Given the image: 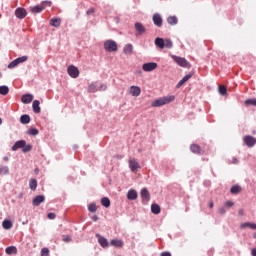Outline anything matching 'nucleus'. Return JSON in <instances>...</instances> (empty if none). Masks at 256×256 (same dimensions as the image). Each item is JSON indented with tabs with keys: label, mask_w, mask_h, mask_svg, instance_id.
Returning a JSON list of instances; mask_svg holds the SVG:
<instances>
[{
	"label": "nucleus",
	"mask_w": 256,
	"mask_h": 256,
	"mask_svg": "<svg viewBox=\"0 0 256 256\" xmlns=\"http://www.w3.org/2000/svg\"><path fill=\"white\" fill-rule=\"evenodd\" d=\"M173 101H175V95L164 96L157 100H154L151 103V106L152 107H163V105H169V103H173Z\"/></svg>",
	"instance_id": "f257e3e1"
},
{
	"label": "nucleus",
	"mask_w": 256,
	"mask_h": 256,
	"mask_svg": "<svg viewBox=\"0 0 256 256\" xmlns=\"http://www.w3.org/2000/svg\"><path fill=\"white\" fill-rule=\"evenodd\" d=\"M45 7H51V2L43 1L42 3H40L36 6H31L29 9L35 15L37 13H41L45 9Z\"/></svg>",
	"instance_id": "f03ea898"
},
{
	"label": "nucleus",
	"mask_w": 256,
	"mask_h": 256,
	"mask_svg": "<svg viewBox=\"0 0 256 256\" xmlns=\"http://www.w3.org/2000/svg\"><path fill=\"white\" fill-rule=\"evenodd\" d=\"M171 58L173 59V61H175L177 63V65H179L180 67H185V68H189L191 67V64L187 61V59L183 58V57H179L176 55H172Z\"/></svg>",
	"instance_id": "7ed1b4c3"
},
{
	"label": "nucleus",
	"mask_w": 256,
	"mask_h": 256,
	"mask_svg": "<svg viewBox=\"0 0 256 256\" xmlns=\"http://www.w3.org/2000/svg\"><path fill=\"white\" fill-rule=\"evenodd\" d=\"M104 49L106 51H109V53L117 51V42L113 40H107L106 42H104Z\"/></svg>",
	"instance_id": "20e7f679"
},
{
	"label": "nucleus",
	"mask_w": 256,
	"mask_h": 256,
	"mask_svg": "<svg viewBox=\"0 0 256 256\" xmlns=\"http://www.w3.org/2000/svg\"><path fill=\"white\" fill-rule=\"evenodd\" d=\"M67 72L72 79H77V77H79V68L75 67L74 65L68 66Z\"/></svg>",
	"instance_id": "39448f33"
},
{
	"label": "nucleus",
	"mask_w": 256,
	"mask_h": 256,
	"mask_svg": "<svg viewBox=\"0 0 256 256\" xmlns=\"http://www.w3.org/2000/svg\"><path fill=\"white\" fill-rule=\"evenodd\" d=\"M243 141L247 147H255L256 145V138L250 135L244 136Z\"/></svg>",
	"instance_id": "423d86ee"
},
{
	"label": "nucleus",
	"mask_w": 256,
	"mask_h": 256,
	"mask_svg": "<svg viewBox=\"0 0 256 256\" xmlns=\"http://www.w3.org/2000/svg\"><path fill=\"white\" fill-rule=\"evenodd\" d=\"M142 69L143 71H146V72L155 71V69H157V63L155 62L145 63L143 64Z\"/></svg>",
	"instance_id": "0eeeda50"
},
{
	"label": "nucleus",
	"mask_w": 256,
	"mask_h": 256,
	"mask_svg": "<svg viewBox=\"0 0 256 256\" xmlns=\"http://www.w3.org/2000/svg\"><path fill=\"white\" fill-rule=\"evenodd\" d=\"M131 171L135 172L137 169H141V165L137 162V159L131 158L128 161Z\"/></svg>",
	"instance_id": "6e6552de"
},
{
	"label": "nucleus",
	"mask_w": 256,
	"mask_h": 256,
	"mask_svg": "<svg viewBox=\"0 0 256 256\" xmlns=\"http://www.w3.org/2000/svg\"><path fill=\"white\" fill-rule=\"evenodd\" d=\"M17 19H25L27 17V10L23 7H19L15 10Z\"/></svg>",
	"instance_id": "1a4fd4ad"
},
{
	"label": "nucleus",
	"mask_w": 256,
	"mask_h": 256,
	"mask_svg": "<svg viewBox=\"0 0 256 256\" xmlns=\"http://www.w3.org/2000/svg\"><path fill=\"white\" fill-rule=\"evenodd\" d=\"M152 20L156 27H163V18H161L160 14H154Z\"/></svg>",
	"instance_id": "9d476101"
},
{
	"label": "nucleus",
	"mask_w": 256,
	"mask_h": 256,
	"mask_svg": "<svg viewBox=\"0 0 256 256\" xmlns=\"http://www.w3.org/2000/svg\"><path fill=\"white\" fill-rule=\"evenodd\" d=\"M129 93L132 97H139V95H141V88L139 86H131Z\"/></svg>",
	"instance_id": "9b49d317"
},
{
	"label": "nucleus",
	"mask_w": 256,
	"mask_h": 256,
	"mask_svg": "<svg viewBox=\"0 0 256 256\" xmlns=\"http://www.w3.org/2000/svg\"><path fill=\"white\" fill-rule=\"evenodd\" d=\"M190 151L192 153H195L196 155H203V150L201 149V146H199L198 144H192L190 146Z\"/></svg>",
	"instance_id": "f8f14e48"
},
{
	"label": "nucleus",
	"mask_w": 256,
	"mask_h": 256,
	"mask_svg": "<svg viewBox=\"0 0 256 256\" xmlns=\"http://www.w3.org/2000/svg\"><path fill=\"white\" fill-rule=\"evenodd\" d=\"M43 201H45V196L38 195L33 199L32 205H34V207H39Z\"/></svg>",
	"instance_id": "ddd939ff"
},
{
	"label": "nucleus",
	"mask_w": 256,
	"mask_h": 256,
	"mask_svg": "<svg viewBox=\"0 0 256 256\" xmlns=\"http://www.w3.org/2000/svg\"><path fill=\"white\" fill-rule=\"evenodd\" d=\"M141 197L144 203H147L151 199V194H149V190H147L146 188H143L141 190Z\"/></svg>",
	"instance_id": "4468645a"
},
{
	"label": "nucleus",
	"mask_w": 256,
	"mask_h": 256,
	"mask_svg": "<svg viewBox=\"0 0 256 256\" xmlns=\"http://www.w3.org/2000/svg\"><path fill=\"white\" fill-rule=\"evenodd\" d=\"M26 144H27V142H25V140H19V141L15 142V144L12 146V151H17L18 149H23V147H25Z\"/></svg>",
	"instance_id": "2eb2a0df"
},
{
	"label": "nucleus",
	"mask_w": 256,
	"mask_h": 256,
	"mask_svg": "<svg viewBox=\"0 0 256 256\" xmlns=\"http://www.w3.org/2000/svg\"><path fill=\"white\" fill-rule=\"evenodd\" d=\"M193 77V74L189 73L185 75L177 84V88L182 87V85H185L187 81H189Z\"/></svg>",
	"instance_id": "dca6fc26"
},
{
	"label": "nucleus",
	"mask_w": 256,
	"mask_h": 256,
	"mask_svg": "<svg viewBox=\"0 0 256 256\" xmlns=\"http://www.w3.org/2000/svg\"><path fill=\"white\" fill-rule=\"evenodd\" d=\"M135 29L137 31V35H143L146 31L145 26L139 22L135 23Z\"/></svg>",
	"instance_id": "f3484780"
},
{
	"label": "nucleus",
	"mask_w": 256,
	"mask_h": 256,
	"mask_svg": "<svg viewBox=\"0 0 256 256\" xmlns=\"http://www.w3.org/2000/svg\"><path fill=\"white\" fill-rule=\"evenodd\" d=\"M98 237V242L101 245V247H109V242L107 241V238L101 236V235H96Z\"/></svg>",
	"instance_id": "a211bd4d"
},
{
	"label": "nucleus",
	"mask_w": 256,
	"mask_h": 256,
	"mask_svg": "<svg viewBox=\"0 0 256 256\" xmlns=\"http://www.w3.org/2000/svg\"><path fill=\"white\" fill-rule=\"evenodd\" d=\"M20 123H22V125H27L31 123V117L27 114L22 115L20 117Z\"/></svg>",
	"instance_id": "6ab92c4d"
},
{
	"label": "nucleus",
	"mask_w": 256,
	"mask_h": 256,
	"mask_svg": "<svg viewBox=\"0 0 256 256\" xmlns=\"http://www.w3.org/2000/svg\"><path fill=\"white\" fill-rule=\"evenodd\" d=\"M127 199H129V201H135V199H137V191L129 190L127 193Z\"/></svg>",
	"instance_id": "aec40b11"
},
{
	"label": "nucleus",
	"mask_w": 256,
	"mask_h": 256,
	"mask_svg": "<svg viewBox=\"0 0 256 256\" xmlns=\"http://www.w3.org/2000/svg\"><path fill=\"white\" fill-rule=\"evenodd\" d=\"M39 105H40L39 100L33 101L32 108H33L34 113H41V107Z\"/></svg>",
	"instance_id": "412c9836"
},
{
	"label": "nucleus",
	"mask_w": 256,
	"mask_h": 256,
	"mask_svg": "<svg viewBox=\"0 0 256 256\" xmlns=\"http://www.w3.org/2000/svg\"><path fill=\"white\" fill-rule=\"evenodd\" d=\"M33 101V95L31 94H25L22 96V103H25L26 105L31 103Z\"/></svg>",
	"instance_id": "4be33fe9"
},
{
	"label": "nucleus",
	"mask_w": 256,
	"mask_h": 256,
	"mask_svg": "<svg viewBox=\"0 0 256 256\" xmlns=\"http://www.w3.org/2000/svg\"><path fill=\"white\" fill-rule=\"evenodd\" d=\"M6 255H17V247L9 246L6 248Z\"/></svg>",
	"instance_id": "5701e85b"
},
{
	"label": "nucleus",
	"mask_w": 256,
	"mask_h": 256,
	"mask_svg": "<svg viewBox=\"0 0 256 256\" xmlns=\"http://www.w3.org/2000/svg\"><path fill=\"white\" fill-rule=\"evenodd\" d=\"M50 25L52 27H61V18H52L50 20Z\"/></svg>",
	"instance_id": "b1692460"
},
{
	"label": "nucleus",
	"mask_w": 256,
	"mask_h": 256,
	"mask_svg": "<svg viewBox=\"0 0 256 256\" xmlns=\"http://www.w3.org/2000/svg\"><path fill=\"white\" fill-rule=\"evenodd\" d=\"M151 211L154 215H159V213H161V206H159L158 204H152Z\"/></svg>",
	"instance_id": "393cba45"
},
{
	"label": "nucleus",
	"mask_w": 256,
	"mask_h": 256,
	"mask_svg": "<svg viewBox=\"0 0 256 256\" xmlns=\"http://www.w3.org/2000/svg\"><path fill=\"white\" fill-rule=\"evenodd\" d=\"M155 45H156V47H159L160 49H164L165 40H163V38H156Z\"/></svg>",
	"instance_id": "a878e982"
},
{
	"label": "nucleus",
	"mask_w": 256,
	"mask_h": 256,
	"mask_svg": "<svg viewBox=\"0 0 256 256\" xmlns=\"http://www.w3.org/2000/svg\"><path fill=\"white\" fill-rule=\"evenodd\" d=\"M125 55H132L133 54V46L131 44H127L123 49Z\"/></svg>",
	"instance_id": "bb28decb"
},
{
	"label": "nucleus",
	"mask_w": 256,
	"mask_h": 256,
	"mask_svg": "<svg viewBox=\"0 0 256 256\" xmlns=\"http://www.w3.org/2000/svg\"><path fill=\"white\" fill-rule=\"evenodd\" d=\"M29 188L31 189V191H35V189H37V179L35 178L30 179Z\"/></svg>",
	"instance_id": "cd10ccee"
},
{
	"label": "nucleus",
	"mask_w": 256,
	"mask_h": 256,
	"mask_svg": "<svg viewBox=\"0 0 256 256\" xmlns=\"http://www.w3.org/2000/svg\"><path fill=\"white\" fill-rule=\"evenodd\" d=\"M178 22H179V20L175 16H169L167 18V23L169 25H177Z\"/></svg>",
	"instance_id": "c85d7f7f"
},
{
	"label": "nucleus",
	"mask_w": 256,
	"mask_h": 256,
	"mask_svg": "<svg viewBox=\"0 0 256 256\" xmlns=\"http://www.w3.org/2000/svg\"><path fill=\"white\" fill-rule=\"evenodd\" d=\"M101 205L106 208L111 207V200L108 197H104L101 199Z\"/></svg>",
	"instance_id": "c756f323"
},
{
	"label": "nucleus",
	"mask_w": 256,
	"mask_h": 256,
	"mask_svg": "<svg viewBox=\"0 0 256 256\" xmlns=\"http://www.w3.org/2000/svg\"><path fill=\"white\" fill-rule=\"evenodd\" d=\"M230 193H232V195H238V193H241V187L240 186H232L230 189Z\"/></svg>",
	"instance_id": "7c9ffc66"
},
{
	"label": "nucleus",
	"mask_w": 256,
	"mask_h": 256,
	"mask_svg": "<svg viewBox=\"0 0 256 256\" xmlns=\"http://www.w3.org/2000/svg\"><path fill=\"white\" fill-rule=\"evenodd\" d=\"M2 227L3 229H11V227H13V223L11 222V220H4L2 222Z\"/></svg>",
	"instance_id": "2f4dec72"
},
{
	"label": "nucleus",
	"mask_w": 256,
	"mask_h": 256,
	"mask_svg": "<svg viewBox=\"0 0 256 256\" xmlns=\"http://www.w3.org/2000/svg\"><path fill=\"white\" fill-rule=\"evenodd\" d=\"M110 244L113 247H121L123 245V241L117 240V239H113V240H111Z\"/></svg>",
	"instance_id": "473e14b6"
},
{
	"label": "nucleus",
	"mask_w": 256,
	"mask_h": 256,
	"mask_svg": "<svg viewBox=\"0 0 256 256\" xmlns=\"http://www.w3.org/2000/svg\"><path fill=\"white\" fill-rule=\"evenodd\" d=\"M88 92H89V93H95V92H97V83H91V84L88 86Z\"/></svg>",
	"instance_id": "72a5a7b5"
},
{
	"label": "nucleus",
	"mask_w": 256,
	"mask_h": 256,
	"mask_svg": "<svg viewBox=\"0 0 256 256\" xmlns=\"http://www.w3.org/2000/svg\"><path fill=\"white\" fill-rule=\"evenodd\" d=\"M9 93V87L0 86V95H7Z\"/></svg>",
	"instance_id": "f704fd0d"
},
{
	"label": "nucleus",
	"mask_w": 256,
	"mask_h": 256,
	"mask_svg": "<svg viewBox=\"0 0 256 256\" xmlns=\"http://www.w3.org/2000/svg\"><path fill=\"white\" fill-rule=\"evenodd\" d=\"M9 173V167L0 166V175H7Z\"/></svg>",
	"instance_id": "c9c22d12"
},
{
	"label": "nucleus",
	"mask_w": 256,
	"mask_h": 256,
	"mask_svg": "<svg viewBox=\"0 0 256 256\" xmlns=\"http://www.w3.org/2000/svg\"><path fill=\"white\" fill-rule=\"evenodd\" d=\"M88 211H90V213H95L97 211V205H95V203L89 204Z\"/></svg>",
	"instance_id": "e433bc0d"
},
{
	"label": "nucleus",
	"mask_w": 256,
	"mask_h": 256,
	"mask_svg": "<svg viewBox=\"0 0 256 256\" xmlns=\"http://www.w3.org/2000/svg\"><path fill=\"white\" fill-rule=\"evenodd\" d=\"M166 47V49H171V47H173V42L169 39L164 40V48Z\"/></svg>",
	"instance_id": "4c0bfd02"
},
{
	"label": "nucleus",
	"mask_w": 256,
	"mask_h": 256,
	"mask_svg": "<svg viewBox=\"0 0 256 256\" xmlns=\"http://www.w3.org/2000/svg\"><path fill=\"white\" fill-rule=\"evenodd\" d=\"M28 135H33V136L39 135V130L37 128H30L28 130Z\"/></svg>",
	"instance_id": "58836bf2"
},
{
	"label": "nucleus",
	"mask_w": 256,
	"mask_h": 256,
	"mask_svg": "<svg viewBox=\"0 0 256 256\" xmlns=\"http://www.w3.org/2000/svg\"><path fill=\"white\" fill-rule=\"evenodd\" d=\"M31 149H33V146H31V144H25V146L22 148L23 153H29V151H31Z\"/></svg>",
	"instance_id": "ea45409f"
},
{
	"label": "nucleus",
	"mask_w": 256,
	"mask_h": 256,
	"mask_svg": "<svg viewBox=\"0 0 256 256\" xmlns=\"http://www.w3.org/2000/svg\"><path fill=\"white\" fill-rule=\"evenodd\" d=\"M245 105H252L254 107H256V99H248V100H245Z\"/></svg>",
	"instance_id": "a19ab883"
},
{
	"label": "nucleus",
	"mask_w": 256,
	"mask_h": 256,
	"mask_svg": "<svg viewBox=\"0 0 256 256\" xmlns=\"http://www.w3.org/2000/svg\"><path fill=\"white\" fill-rule=\"evenodd\" d=\"M219 93L220 95H226L227 94V88L223 85L219 86Z\"/></svg>",
	"instance_id": "79ce46f5"
},
{
	"label": "nucleus",
	"mask_w": 256,
	"mask_h": 256,
	"mask_svg": "<svg viewBox=\"0 0 256 256\" xmlns=\"http://www.w3.org/2000/svg\"><path fill=\"white\" fill-rule=\"evenodd\" d=\"M28 57L27 56H22L16 59L18 65L21 63H25V61H27Z\"/></svg>",
	"instance_id": "37998d69"
},
{
	"label": "nucleus",
	"mask_w": 256,
	"mask_h": 256,
	"mask_svg": "<svg viewBox=\"0 0 256 256\" xmlns=\"http://www.w3.org/2000/svg\"><path fill=\"white\" fill-rule=\"evenodd\" d=\"M17 65H19V64H18L17 60L15 59V60H13V61L8 65V69H15V67H17Z\"/></svg>",
	"instance_id": "c03bdc74"
},
{
	"label": "nucleus",
	"mask_w": 256,
	"mask_h": 256,
	"mask_svg": "<svg viewBox=\"0 0 256 256\" xmlns=\"http://www.w3.org/2000/svg\"><path fill=\"white\" fill-rule=\"evenodd\" d=\"M49 253V248H43L41 250V256H50Z\"/></svg>",
	"instance_id": "a18cd8bd"
},
{
	"label": "nucleus",
	"mask_w": 256,
	"mask_h": 256,
	"mask_svg": "<svg viewBox=\"0 0 256 256\" xmlns=\"http://www.w3.org/2000/svg\"><path fill=\"white\" fill-rule=\"evenodd\" d=\"M241 229H247V227H251V222H246L240 225Z\"/></svg>",
	"instance_id": "49530a36"
},
{
	"label": "nucleus",
	"mask_w": 256,
	"mask_h": 256,
	"mask_svg": "<svg viewBox=\"0 0 256 256\" xmlns=\"http://www.w3.org/2000/svg\"><path fill=\"white\" fill-rule=\"evenodd\" d=\"M47 217H48V219H55V217H57V215L53 212H50V213H48Z\"/></svg>",
	"instance_id": "de8ad7c7"
},
{
	"label": "nucleus",
	"mask_w": 256,
	"mask_h": 256,
	"mask_svg": "<svg viewBox=\"0 0 256 256\" xmlns=\"http://www.w3.org/2000/svg\"><path fill=\"white\" fill-rule=\"evenodd\" d=\"M99 91H107V86L105 84H102L100 87H99Z\"/></svg>",
	"instance_id": "09e8293b"
},
{
	"label": "nucleus",
	"mask_w": 256,
	"mask_h": 256,
	"mask_svg": "<svg viewBox=\"0 0 256 256\" xmlns=\"http://www.w3.org/2000/svg\"><path fill=\"white\" fill-rule=\"evenodd\" d=\"M93 13H95V8H90V9L87 11V15H93Z\"/></svg>",
	"instance_id": "8fccbe9b"
},
{
	"label": "nucleus",
	"mask_w": 256,
	"mask_h": 256,
	"mask_svg": "<svg viewBox=\"0 0 256 256\" xmlns=\"http://www.w3.org/2000/svg\"><path fill=\"white\" fill-rule=\"evenodd\" d=\"M233 205H234V203H233L232 201H227V202L225 203V206H226V207H233Z\"/></svg>",
	"instance_id": "3c124183"
},
{
	"label": "nucleus",
	"mask_w": 256,
	"mask_h": 256,
	"mask_svg": "<svg viewBox=\"0 0 256 256\" xmlns=\"http://www.w3.org/2000/svg\"><path fill=\"white\" fill-rule=\"evenodd\" d=\"M63 241H66V243H69V241H71V237H69V236H64V237H63Z\"/></svg>",
	"instance_id": "603ef678"
},
{
	"label": "nucleus",
	"mask_w": 256,
	"mask_h": 256,
	"mask_svg": "<svg viewBox=\"0 0 256 256\" xmlns=\"http://www.w3.org/2000/svg\"><path fill=\"white\" fill-rule=\"evenodd\" d=\"M231 163H232L233 165H237V163H239V160H238L237 158H233L232 161H231Z\"/></svg>",
	"instance_id": "864d4df0"
},
{
	"label": "nucleus",
	"mask_w": 256,
	"mask_h": 256,
	"mask_svg": "<svg viewBox=\"0 0 256 256\" xmlns=\"http://www.w3.org/2000/svg\"><path fill=\"white\" fill-rule=\"evenodd\" d=\"M219 213H220V215H225V213H226L225 208H220Z\"/></svg>",
	"instance_id": "5fc2aeb1"
},
{
	"label": "nucleus",
	"mask_w": 256,
	"mask_h": 256,
	"mask_svg": "<svg viewBox=\"0 0 256 256\" xmlns=\"http://www.w3.org/2000/svg\"><path fill=\"white\" fill-rule=\"evenodd\" d=\"M250 229H253V231H256V224L250 223Z\"/></svg>",
	"instance_id": "6e6d98bb"
},
{
	"label": "nucleus",
	"mask_w": 256,
	"mask_h": 256,
	"mask_svg": "<svg viewBox=\"0 0 256 256\" xmlns=\"http://www.w3.org/2000/svg\"><path fill=\"white\" fill-rule=\"evenodd\" d=\"M160 256H171V254L169 252H162Z\"/></svg>",
	"instance_id": "4d7b16f0"
},
{
	"label": "nucleus",
	"mask_w": 256,
	"mask_h": 256,
	"mask_svg": "<svg viewBox=\"0 0 256 256\" xmlns=\"http://www.w3.org/2000/svg\"><path fill=\"white\" fill-rule=\"evenodd\" d=\"M251 255H252V256H256V248H253V249L251 250Z\"/></svg>",
	"instance_id": "13d9d810"
},
{
	"label": "nucleus",
	"mask_w": 256,
	"mask_h": 256,
	"mask_svg": "<svg viewBox=\"0 0 256 256\" xmlns=\"http://www.w3.org/2000/svg\"><path fill=\"white\" fill-rule=\"evenodd\" d=\"M243 213H244L243 209H240V210L238 211V214L241 215V216H243Z\"/></svg>",
	"instance_id": "bf43d9fd"
},
{
	"label": "nucleus",
	"mask_w": 256,
	"mask_h": 256,
	"mask_svg": "<svg viewBox=\"0 0 256 256\" xmlns=\"http://www.w3.org/2000/svg\"><path fill=\"white\" fill-rule=\"evenodd\" d=\"M93 221H97L99 218L97 216L92 217Z\"/></svg>",
	"instance_id": "052dcab7"
},
{
	"label": "nucleus",
	"mask_w": 256,
	"mask_h": 256,
	"mask_svg": "<svg viewBox=\"0 0 256 256\" xmlns=\"http://www.w3.org/2000/svg\"><path fill=\"white\" fill-rule=\"evenodd\" d=\"M209 207H210V209H213V202L209 203Z\"/></svg>",
	"instance_id": "680f3d73"
},
{
	"label": "nucleus",
	"mask_w": 256,
	"mask_h": 256,
	"mask_svg": "<svg viewBox=\"0 0 256 256\" xmlns=\"http://www.w3.org/2000/svg\"><path fill=\"white\" fill-rule=\"evenodd\" d=\"M3 123V120L0 118V125Z\"/></svg>",
	"instance_id": "e2e57ef3"
},
{
	"label": "nucleus",
	"mask_w": 256,
	"mask_h": 256,
	"mask_svg": "<svg viewBox=\"0 0 256 256\" xmlns=\"http://www.w3.org/2000/svg\"><path fill=\"white\" fill-rule=\"evenodd\" d=\"M253 237H254V239H256V232L254 233Z\"/></svg>",
	"instance_id": "0e129e2a"
}]
</instances>
